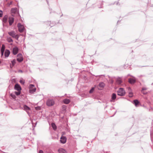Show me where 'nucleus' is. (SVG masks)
Returning a JSON list of instances; mask_svg holds the SVG:
<instances>
[{
  "label": "nucleus",
  "instance_id": "a211bd4d",
  "mask_svg": "<svg viewBox=\"0 0 153 153\" xmlns=\"http://www.w3.org/2000/svg\"><path fill=\"white\" fill-rule=\"evenodd\" d=\"M63 102L65 104H68L70 103V100L68 99H65L63 100Z\"/></svg>",
  "mask_w": 153,
  "mask_h": 153
},
{
  "label": "nucleus",
  "instance_id": "aec40b11",
  "mask_svg": "<svg viewBox=\"0 0 153 153\" xmlns=\"http://www.w3.org/2000/svg\"><path fill=\"white\" fill-rule=\"evenodd\" d=\"M116 82L117 83L118 85L121 84L122 82L120 78L117 79Z\"/></svg>",
  "mask_w": 153,
  "mask_h": 153
},
{
  "label": "nucleus",
  "instance_id": "423d86ee",
  "mask_svg": "<svg viewBox=\"0 0 153 153\" xmlns=\"http://www.w3.org/2000/svg\"><path fill=\"white\" fill-rule=\"evenodd\" d=\"M17 60L19 62H20L23 61V59L21 54H18L17 55Z\"/></svg>",
  "mask_w": 153,
  "mask_h": 153
},
{
  "label": "nucleus",
  "instance_id": "7c9ffc66",
  "mask_svg": "<svg viewBox=\"0 0 153 153\" xmlns=\"http://www.w3.org/2000/svg\"><path fill=\"white\" fill-rule=\"evenodd\" d=\"M62 108L63 110L65 111L66 110V107L65 105H63L62 106Z\"/></svg>",
  "mask_w": 153,
  "mask_h": 153
},
{
  "label": "nucleus",
  "instance_id": "ea45409f",
  "mask_svg": "<svg viewBox=\"0 0 153 153\" xmlns=\"http://www.w3.org/2000/svg\"><path fill=\"white\" fill-rule=\"evenodd\" d=\"M10 67L11 68H12V67H11V65H10Z\"/></svg>",
  "mask_w": 153,
  "mask_h": 153
},
{
  "label": "nucleus",
  "instance_id": "f704fd0d",
  "mask_svg": "<svg viewBox=\"0 0 153 153\" xmlns=\"http://www.w3.org/2000/svg\"><path fill=\"white\" fill-rule=\"evenodd\" d=\"M3 13H0V17H1L2 16Z\"/></svg>",
  "mask_w": 153,
  "mask_h": 153
},
{
  "label": "nucleus",
  "instance_id": "f03ea898",
  "mask_svg": "<svg viewBox=\"0 0 153 153\" xmlns=\"http://www.w3.org/2000/svg\"><path fill=\"white\" fill-rule=\"evenodd\" d=\"M8 34L12 37L15 38L16 39L18 40L19 36L17 34H16V33L14 31H11L8 32Z\"/></svg>",
  "mask_w": 153,
  "mask_h": 153
},
{
  "label": "nucleus",
  "instance_id": "ddd939ff",
  "mask_svg": "<svg viewBox=\"0 0 153 153\" xmlns=\"http://www.w3.org/2000/svg\"><path fill=\"white\" fill-rule=\"evenodd\" d=\"M116 98V95L115 94L113 93L112 94L111 96V102H114Z\"/></svg>",
  "mask_w": 153,
  "mask_h": 153
},
{
  "label": "nucleus",
  "instance_id": "4468645a",
  "mask_svg": "<svg viewBox=\"0 0 153 153\" xmlns=\"http://www.w3.org/2000/svg\"><path fill=\"white\" fill-rule=\"evenodd\" d=\"M128 90L129 97H131L133 96V94L132 92L131 91V89L130 87L128 88Z\"/></svg>",
  "mask_w": 153,
  "mask_h": 153
},
{
  "label": "nucleus",
  "instance_id": "7ed1b4c3",
  "mask_svg": "<svg viewBox=\"0 0 153 153\" xmlns=\"http://www.w3.org/2000/svg\"><path fill=\"white\" fill-rule=\"evenodd\" d=\"M55 103L54 100L51 99H49L47 100L46 104L48 106H51L53 105Z\"/></svg>",
  "mask_w": 153,
  "mask_h": 153
},
{
  "label": "nucleus",
  "instance_id": "b1692460",
  "mask_svg": "<svg viewBox=\"0 0 153 153\" xmlns=\"http://www.w3.org/2000/svg\"><path fill=\"white\" fill-rule=\"evenodd\" d=\"M105 85V84L102 82H100L99 84V86L101 87H104Z\"/></svg>",
  "mask_w": 153,
  "mask_h": 153
},
{
  "label": "nucleus",
  "instance_id": "72a5a7b5",
  "mask_svg": "<svg viewBox=\"0 0 153 153\" xmlns=\"http://www.w3.org/2000/svg\"><path fill=\"white\" fill-rule=\"evenodd\" d=\"M39 153H44L42 150H40L39 151Z\"/></svg>",
  "mask_w": 153,
  "mask_h": 153
},
{
  "label": "nucleus",
  "instance_id": "c756f323",
  "mask_svg": "<svg viewBox=\"0 0 153 153\" xmlns=\"http://www.w3.org/2000/svg\"><path fill=\"white\" fill-rule=\"evenodd\" d=\"M10 96L13 99H15L16 98V96L15 94H10Z\"/></svg>",
  "mask_w": 153,
  "mask_h": 153
},
{
  "label": "nucleus",
  "instance_id": "4c0bfd02",
  "mask_svg": "<svg viewBox=\"0 0 153 153\" xmlns=\"http://www.w3.org/2000/svg\"><path fill=\"white\" fill-rule=\"evenodd\" d=\"M38 108H39V107H36V109H38Z\"/></svg>",
  "mask_w": 153,
  "mask_h": 153
},
{
  "label": "nucleus",
  "instance_id": "412c9836",
  "mask_svg": "<svg viewBox=\"0 0 153 153\" xmlns=\"http://www.w3.org/2000/svg\"><path fill=\"white\" fill-rule=\"evenodd\" d=\"M7 41L8 42H13V40L10 37H7Z\"/></svg>",
  "mask_w": 153,
  "mask_h": 153
},
{
  "label": "nucleus",
  "instance_id": "20e7f679",
  "mask_svg": "<svg viewBox=\"0 0 153 153\" xmlns=\"http://www.w3.org/2000/svg\"><path fill=\"white\" fill-rule=\"evenodd\" d=\"M36 88L33 85L30 84L29 86V92L30 93H33L36 91Z\"/></svg>",
  "mask_w": 153,
  "mask_h": 153
},
{
  "label": "nucleus",
  "instance_id": "a878e982",
  "mask_svg": "<svg viewBox=\"0 0 153 153\" xmlns=\"http://www.w3.org/2000/svg\"><path fill=\"white\" fill-rule=\"evenodd\" d=\"M11 63H12V67H13L16 64V60L14 59L11 61Z\"/></svg>",
  "mask_w": 153,
  "mask_h": 153
},
{
  "label": "nucleus",
  "instance_id": "473e14b6",
  "mask_svg": "<svg viewBox=\"0 0 153 153\" xmlns=\"http://www.w3.org/2000/svg\"><path fill=\"white\" fill-rule=\"evenodd\" d=\"M4 51H1V56H3L4 54Z\"/></svg>",
  "mask_w": 153,
  "mask_h": 153
},
{
  "label": "nucleus",
  "instance_id": "c85d7f7f",
  "mask_svg": "<svg viewBox=\"0 0 153 153\" xmlns=\"http://www.w3.org/2000/svg\"><path fill=\"white\" fill-rule=\"evenodd\" d=\"M94 90V88L92 87L91 89L90 90L89 93L90 94L92 93Z\"/></svg>",
  "mask_w": 153,
  "mask_h": 153
},
{
  "label": "nucleus",
  "instance_id": "5701e85b",
  "mask_svg": "<svg viewBox=\"0 0 153 153\" xmlns=\"http://www.w3.org/2000/svg\"><path fill=\"white\" fill-rule=\"evenodd\" d=\"M51 126L52 127H53V129L54 130H56V126L55 123H52L51 124Z\"/></svg>",
  "mask_w": 153,
  "mask_h": 153
},
{
  "label": "nucleus",
  "instance_id": "9b49d317",
  "mask_svg": "<svg viewBox=\"0 0 153 153\" xmlns=\"http://www.w3.org/2000/svg\"><path fill=\"white\" fill-rule=\"evenodd\" d=\"M8 16L7 15H5L3 19V23L6 24L7 23V20Z\"/></svg>",
  "mask_w": 153,
  "mask_h": 153
},
{
  "label": "nucleus",
  "instance_id": "1a4fd4ad",
  "mask_svg": "<svg viewBox=\"0 0 153 153\" xmlns=\"http://www.w3.org/2000/svg\"><path fill=\"white\" fill-rule=\"evenodd\" d=\"M66 138L65 137H62L60 138V142L63 144L65 143L66 142Z\"/></svg>",
  "mask_w": 153,
  "mask_h": 153
},
{
  "label": "nucleus",
  "instance_id": "4be33fe9",
  "mask_svg": "<svg viewBox=\"0 0 153 153\" xmlns=\"http://www.w3.org/2000/svg\"><path fill=\"white\" fill-rule=\"evenodd\" d=\"M139 103V102L137 100H134V103L136 106H137Z\"/></svg>",
  "mask_w": 153,
  "mask_h": 153
},
{
  "label": "nucleus",
  "instance_id": "e433bc0d",
  "mask_svg": "<svg viewBox=\"0 0 153 153\" xmlns=\"http://www.w3.org/2000/svg\"><path fill=\"white\" fill-rule=\"evenodd\" d=\"M140 77H143V76H144L145 75H140Z\"/></svg>",
  "mask_w": 153,
  "mask_h": 153
},
{
  "label": "nucleus",
  "instance_id": "6e6552de",
  "mask_svg": "<svg viewBox=\"0 0 153 153\" xmlns=\"http://www.w3.org/2000/svg\"><path fill=\"white\" fill-rule=\"evenodd\" d=\"M19 51V49L17 47H15L13 49V53L14 55L17 54Z\"/></svg>",
  "mask_w": 153,
  "mask_h": 153
},
{
  "label": "nucleus",
  "instance_id": "6ab92c4d",
  "mask_svg": "<svg viewBox=\"0 0 153 153\" xmlns=\"http://www.w3.org/2000/svg\"><path fill=\"white\" fill-rule=\"evenodd\" d=\"M59 153H65V151L63 149L61 148L58 150Z\"/></svg>",
  "mask_w": 153,
  "mask_h": 153
},
{
  "label": "nucleus",
  "instance_id": "2eb2a0df",
  "mask_svg": "<svg viewBox=\"0 0 153 153\" xmlns=\"http://www.w3.org/2000/svg\"><path fill=\"white\" fill-rule=\"evenodd\" d=\"M128 81L131 84H134L136 82L135 80L132 78L129 79Z\"/></svg>",
  "mask_w": 153,
  "mask_h": 153
},
{
  "label": "nucleus",
  "instance_id": "a19ab883",
  "mask_svg": "<svg viewBox=\"0 0 153 153\" xmlns=\"http://www.w3.org/2000/svg\"><path fill=\"white\" fill-rule=\"evenodd\" d=\"M144 66H143V67H144Z\"/></svg>",
  "mask_w": 153,
  "mask_h": 153
},
{
  "label": "nucleus",
  "instance_id": "f3484780",
  "mask_svg": "<svg viewBox=\"0 0 153 153\" xmlns=\"http://www.w3.org/2000/svg\"><path fill=\"white\" fill-rule=\"evenodd\" d=\"M11 12L12 13H16L17 12L16 8H12L11 10Z\"/></svg>",
  "mask_w": 153,
  "mask_h": 153
},
{
  "label": "nucleus",
  "instance_id": "cd10ccee",
  "mask_svg": "<svg viewBox=\"0 0 153 153\" xmlns=\"http://www.w3.org/2000/svg\"><path fill=\"white\" fill-rule=\"evenodd\" d=\"M5 48V45L3 44L2 45L1 51H4Z\"/></svg>",
  "mask_w": 153,
  "mask_h": 153
},
{
  "label": "nucleus",
  "instance_id": "58836bf2",
  "mask_svg": "<svg viewBox=\"0 0 153 153\" xmlns=\"http://www.w3.org/2000/svg\"><path fill=\"white\" fill-rule=\"evenodd\" d=\"M0 13H3L2 11L1 10H0Z\"/></svg>",
  "mask_w": 153,
  "mask_h": 153
},
{
  "label": "nucleus",
  "instance_id": "f257e3e1",
  "mask_svg": "<svg viewBox=\"0 0 153 153\" xmlns=\"http://www.w3.org/2000/svg\"><path fill=\"white\" fill-rule=\"evenodd\" d=\"M117 92L118 95L121 96H124L126 94V92L123 88H120Z\"/></svg>",
  "mask_w": 153,
  "mask_h": 153
},
{
  "label": "nucleus",
  "instance_id": "bb28decb",
  "mask_svg": "<svg viewBox=\"0 0 153 153\" xmlns=\"http://www.w3.org/2000/svg\"><path fill=\"white\" fill-rule=\"evenodd\" d=\"M147 89V88H145V87L143 88L141 91L143 94H146V93H144L143 91L144 90H146Z\"/></svg>",
  "mask_w": 153,
  "mask_h": 153
},
{
  "label": "nucleus",
  "instance_id": "dca6fc26",
  "mask_svg": "<svg viewBox=\"0 0 153 153\" xmlns=\"http://www.w3.org/2000/svg\"><path fill=\"white\" fill-rule=\"evenodd\" d=\"M10 54V51L8 50H6L5 51L4 56L6 57H8Z\"/></svg>",
  "mask_w": 153,
  "mask_h": 153
},
{
  "label": "nucleus",
  "instance_id": "c9c22d12",
  "mask_svg": "<svg viewBox=\"0 0 153 153\" xmlns=\"http://www.w3.org/2000/svg\"><path fill=\"white\" fill-rule=\"evenodd\" d=\"M19 72H22V71L21 70H19Z\"/></svg>",
  "mask_w": 153,
  "mask_h": 153
},
{
  "label": "nucleus",
  "instance_id": "9d476101",
  "mask_svg": "<svg viewBox=\"0 0 153 153\" xmlns=\"http://www.w3.org/2000/svg\"><path fill=\"white\" fill-rule=\"evenodd\" d=\"M14 21V18L13 17H10L9 18V22L10 26H11Z\"/></svg>",
  "mask_w": 153,
  "mask_h": 153
},
{
  "label": "nucleus",
  "instance_id": "39448f33",
  "mask_svg": "<svg viewBox=\"0 0 153 153\" xmlns=\"http://www.w3.org/2000/svg\"><path fill=\"white\" fill-rule=\"evenodd\" d=\"M17 27L18 28L19 31L20 33L23 32L25 28L24 26L20 23H18L17 24Z\"/></svg>",
  "mask_w": 153,
  "mask_h": 153
},
{
  "label": "nucleus",
  "instance_id": "393cba45",
  "mask_svg": "<svg viewBox=\"0 0 153 153\" xmlns=\"http://www.w3.org/2000/svg\"><path fill=\"white\" fill-rule=\"evenodd\" d=\"M21 91H18L17 92V91H15V94L17 96H18L19 95L21 94Z\"/></svg>",
  "mask_w": 153,
  "mask_h": 153
},
{
  "label": "nucleus",
  "instance_id": "2f4dec72",
  "mask_svg": "<svg viewBox=\"0 0 153 153\" xmlns=\"http://www.w3.org/2000/svg\"><path fill=\"white\" fill-rule=\"evenodd\" d=\"M19 82L22 85H24L25 83V81L22 80H20Z\"/></svg>",
  "mask_w": 153,
  "mask_h": 153
},
{
  "label": "nucleus",
  "instance_id": "0eeeda50",
  "mask_svg": "<svg viewBox=\"0 0 153 153\" xmlns=\"http://www.w3.org/2000/svg\"><path fill=\"white\" fill-rule=\"evenodd\" d=\"M14 89L17 91H21V88L19 84H16L14 86Z\"/></svg>",
  "mask_w": 153,
  "mask_h": 153
},
{
  "label": "nucleus",
  "instance_id": "f8f14e48",
  "mask_svg": "<svg viewBox=\"0 0 153 153\" xmlns=\"http://www.w3.org/2000/svg\"><path fill=\"white\" fill-rule=\"evenodd\" d=\"M23 109L27 112H29L30 109V108L25 105H24L23 106Z\"/></svg>",
  "mask_w": 153,
  "mask_h": 153
}]
</instances>
